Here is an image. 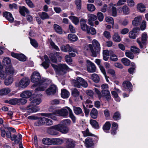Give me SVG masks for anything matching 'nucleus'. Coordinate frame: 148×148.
Listing matches in <instances>:
<instances>
[{"instance_id": "obj_1", "label": "nucleus", "mask_w": 148, "mask_h": 148, "mask_svg": "<svg viewBox=\"0 0 148 148\" xmlns=\"http://www.w3.org/2000/svg\"><path fill=\"white\" fill-rule=\"evenodd\" d=\"M31 80L32 82L35 83L32 86L33 87L38 86L35 90L36 92L44 91L47 86L48 81L45 79H41L40 74L38 72L33 73L31 76Z\"/></svg>"}, {"instance_id": "obj_2", "label": "nucleus", "mask_w": 148, "mask_h": 148, "mask_svg": "<svg viewBox=\"0 0 148 148\" xmlns=\"http://www.w3.org/2000/svg\"><path fill=\"white\" fill-rule=\"evenodd\" d=\"M92 45L89 44L85 46L87 50L90 51L92 56L94 57L97 56V54L100 51L101 47L100 44L96 39L93 40L92 42Z\"/></svg>"}, {"instance_id": "obj_3", "label": "nucleus", "mask_w": 148, "mask_h": 148, "mask_svg": "<svg viewBox=\"0 0 148 148\" xmlns=\"http://www.w3.org/2000/svg\"><path fill=\"white\" fill-rule=\"evenodd\" d=\"M69 113V117L72 119L73 122L75 123L76 118L73 113L72 110L69 107H66L60 110L56 111L55 113L58 114V116L66 117Z\"/></svg>"}, {"instance_id": "obj_4", "label": "nucleus", "mask_w": 148, "mask_h": 148, "mask_svg": "<svg viewBox=\"0 0 148 148\" xmlns=\"http://www.w3.org/2000/svg\"><path fill=\"white\" fill-rule=\"evenodd\" d=\"M41 102L40 98L34 99L31 102L30 104L26 108L25 110L29 113L36 112L40 110L38 107L36 106L39 104Z\"/></svg>"}, {"instance_id": "obj_5", "label": "nucleus", "mask_w": 148, "mask_h": 148, "mask_svg": "<svg viewBox=\"0 0 148 148\" xmlns=\"http://www.w3.org/2000/svg\"><path fill=\"white\" fill-rule=\"evenodd\" d=\"M71 83L74 86L77 88H80L81 86L84 88H86L88 86L87 82L82 78L79 77H77L76 80H73Z\"/></svg>"}, {"instance_id": "obj_6", "label": "nucleus", "mask_w": 148, "mask_h": 148, "mask_svg": "<svg viewBox=\"0 0 148 148\" xmlns=\"http://www.w3.org/2000/svg\"><path fill=\"white\" fill-rule=\"evenodd\" d=\"M51 65L57 73H61L62 72L65 73L69 69L66 64H60L57 66L55 64H52Z\"/></svg>"}, {"instance_id": "obj_7", "label": "nucleus", "mask_w": 148, "mask_h": 148, "mask_svg": "<svg viewBox=\"0 0 148 148\" xmlns=\"http://www.w3.org/2000/svg\"><path fill=\"white\" fill-rule=\"evenodd\" d=\"M53 124V121L45 117L41 118L38 121L37 123H35L36 125L38 126L43 124L49 126L52 125Z\"/></svg>"}, {"instance_id": "obj_8", "label": "nucleus", "mask_w": 148, "mask_h": 148, "mask_svg": "<svg viewBox=\"0 0 148 148\" xmlns=\"http://www.w3.org/2000/svg\"><path fill=\"white\" fill-rule=\"evenodd\" d=\"M53 127L56 129L57 131L64 134L67 133L69 131V128L67 126L59 124L54 125Z\"/></svg>"}, {"instance_id": "obj_9", "label": "nucleus", "mask_w": 148, "mask_h": 148, "mask_svg": "<svg viewBox=\"0 0 148 148\" xmlns=\"http://www.w3.org/2000/svg\"><path fill=\"white\" fill-rule=\"evenodd\" d=\"M64 141L67 148H75L76 142L73 139L70 138H65Z\"/></svg>"}, {"instance_id": "obj_10", "label": "nucleus", "mask_w": 148, "mask_h": 148, "mask_svg": "<svg viewBox=\"0 0 148 148\" xmlns=\"http://www.w3.org/2000/svg\"><path fill=\"white\" fill-rule=\"evenodd\" d=\"M87 70L90 73H93L95 71L96 67L94 63L89 60H86Z\"/></svg>"}, {"instance_id": "obj_11", "label": "nucleus", "mask_w": 148, "mask_h": 148, "mask_svg": "<svg viewBox=\"0 0 148 148\" xmlns=\"http://www.w3.org/2000/svg\"><path fill=\"white\" fill-rule=\"evenodd\" d=\"M5 71L7 75H9L11 76L16 74L17 73L14 67L11 66H6L5 69Z\"/></svg>"}, {"instance_id": "obj_12", "label": "nucleus", "mask_w": 148, "mask_h": 148, "mask_svg": "<svg viewBox=\"0 0 148 148\" xmlns=\"http://www.w3.org/2000/svg\"><path fill=\"white\" fill-rule=\"evenodd\" d=\"M57 88L56 86L54 84L51 85L46 90L45 92L47 95H53L56 92Z\"/></svg>"}, {"instance_id": "obj_13", "label": "nucleus", "mask_w": 148, "mask_h": 148, "mask_svg": "<svg viewBox=\"0 0 148 148\" xmlns=\"http://www.w3.org/2000/svg\"><path fill=\"white\" fill-rule=\"evenodd\" d=\"M123 87L124 90L130 91L132 89V84L128 81H125L123 83Z\"/></svg>"}, {"instance_id": "obj_14", "label": "nucleus", "mask_w": 148, "mask_h": 148, "mask_svg": "<svg viewBox=\"0 0 148 148\" xmlns=\"http://www.w3.org/2000/svg\"><path fill=\"white\" fill-rule=\"evenodd\" d=\"M29 80L27 78H23L20 82L19 86L22 88H25L29 85Z\"/></svg>"}, {"instance_id": "obj_15", "label": "nucleus", "mask_w": 148, "mask_h": 148, "mask_svg": "<svg viewBox=\"0 0 148 148\" xmlns=\"http://www.w3.org/2000/svg\"><path fill=\"white\" fill-rule=\"evenodd\" d=\"M140 29L138 27H135L129 33V37L131 38L135 39L136 37V34Z\"/></svg>"}, {"instance_id": "obj_16", "label": "nucleus", "mask_w": 148, "mask_h": 148, "mask_svg": "<svg viewBox=\"0 0 148 148\" xmlns=\"http://www.w3.org/2000/svg\"><path fill=\"white\" fill-rule=\"evenodd\" d=\"M3 17L6 18L10 22H12L14 20L12 14L8 12H5L3 13Z\"/></svg>"}, {"instance_id": "obj_17", "label": "nucleus", "mask_w": 148, "mask_h": 148, "mask_svg": "<svg viewBox=\"0 0 148 148\" xmlns=\"http://www.w3.org/2000/svg\"><path fill=\"white\" fill-rule=\"evenodd\" d=\"M113 53V51L111 50L109 51L108 50H104L103 52V60L105 61H107L109 56Z\"/></svg>"}, {"instance_id": "obj_18", "label": "nucleus", "mask_w": 148, "mask_h": 148, "mask_svg": "<svg viewBox=\"0 0 148 148\" xmlns=\"http://www.w3.org/2000/svg\"><path fill=\"white\" fill-rule=\"evenodd\" d=\"M88 24L91 25H93V21L97 19V16L94 14H90L88 15Z\"/></svg>"}, {"instance_id": "obj_19", "label": "nucleus", "mask_w": 148, "mask_h": 148, "mask_svg": "<svg viewBox=\"0 0 148 148\" xmlns=\"http://www.w3.org/2000/svg\"><path fill=\"white\" fill-rule=\"evenodd\" d=\"M86 20L84 18H81L80 20V25L81 29L84 31H87L89 27L86 24Z\"/></svg>"}, {"instance_id": "obj_20", "label": "nucleus", "mask_w": 148, "mask_h": 148, "mask_svg": "<svg viewBox=\"0 0 148 148\" xmlns=\"http://www.w3.org/2000/svg\"><path fill=\"white\" fill-rule=\"evenodd\" d=\"M41 115L50 118L54 120H56L57 118L55 115H58V114H54L53 112L51 113H41Z\"/></svg>"}, {"instance_id": "obj_21", "label": "nucleus", "mask_w": 148, "mask_h": 148, "mask_svg": "<svg viewBox=\"0 0 148 148\" xmlns=\"http://www.w3.org/2000/svg\"><path fill=\"white\" fill-rule=\"evenodd\" d=\"M101 92L102 97H104L108 101H109L111 97L109 90H102Z\"/></svg>"}, {"instance_id": "obj_22", "label": "nucleus", "mask_w": 148, "mask_h": 148, "mask_svg": "<svg viewBox=\"0 0 148 148\" xmlns=\"http://www.w3.org/2000/svg\"><path fill=\"white\" fill-rule=\"evenodd\" d=\"M22 136L20 134H18L17 135L14 134L11 137V140H14V142L16 143H18L21 139Z\"/></svg>"}, {"instance_id": "obj_23", "label": "nucleus", "mask_w": 148, "mask_h": 148, "mask_svg": "<svg viewBox=\"0 0 148 148\" xmlns=\"http://www.w3.org/2000/svg\"><path fill=\"white\" fill-rule=\"evenodd\" d=\"M85 143L86 147L88 148H90L93 145L92 138L90 137H88L85 139Z\"/></svg>"}, {"instance_id": "obj_24", "label": "nucleus", "mask_w": 148, "mask_h": 148, "mask_svg": "<svg viewBox=\"0 0 148 148\" xmlns=\"http://www.w3.org/2000/svg\"><path fill=\"white\" fill-rule=\"evenodd\" d=\"M73 110L74 113L75 114L77 115L81 114L82 116H84V114L82 110L80 108L73 106Z\"/></svg>"}, {"instance_id": "obj_25", "label": "nucleus", "mask_w": 148, "mask_h": 148, "mask_svg": "<svg viewBox=\"0 0 148 148\" xmlns=\"http://www.w3.org/2000/svg\"><path fill=\"white\" fill-rule=\"evenodd\" d=\"M44 58L45 61L43 62L41 64V65L43 66L45 69H46L49 66L50 60L48 56L46 55L44 56Z\"/></svg>"}, {"instance_id": "obj_26", "label": "nucleus", "mask_w": 148, "mask_h": 148, "mask_svg": "<svg viewBox=\"0 0 148 148\" xmlns=\"http://www.w3.org/2000/svg\"><path fill=\"white\" fill-rule=\"evenodd\" d=\"M142 16H139L135 17L132 21L133 25L136 26H138L140 24Z\"/></svg>"}, {"instance_id": "obj_27", "label": "nucleus", "mask_w": 148, "mask_h": 148, "mask_svg": "<svg viewBox=\"0 0 148 148\" xmlns=\"http://www.w3.org/2000/svg\"><path fill=\"white\" fill-rule=\"evenodd\" d=\"M11 91V89L10 88L8 87L3 88L0 90V95H6Z\"/></svg>"}, {"instance_id": "obj_28", "label": "nucleus", "mask_w": 148, "mask_h": 148, "mask_svg": "<svg viewBox=\"0 0 148 148\" xmlns=\"http://www.w3.org/2000/svg\"><path fill=\"white\" fill-rule=\"evenodd\" d=\"M42 141V143L46 145H53V138H43Z\"/></svg>"}, {"instance_id": "obj_29", "label": "nucleus", "mask_w": 148, "mask_h": 148, "mask_svg": "<svg viewBox=\"0 0 148 148\" xmlns=\"http://www.w3.org/2000/svg\"><path fill=\"white\" fill-rule=\"evenodd\" d=\"M32 95V92L29 91H25L23 92L20 95V96L22 98H28Z\"/></svg>"}, {"instance_id": "obj_30", "label": "nucleus", "mask_w": 148, "mask_h": 148, "mask_svg": "<svg viewBox=\"0 0 148 148\" xmlns=\"http://www.w3.org/2000/svg\"><path fill=\"white\" fill-rule=\"evenodd\" d=\"M109 9L108 10L109 13H112V15L114 16H115L117 15V12L116 8L113 6H110L109 8Z\"/></svg>"}, {"instance_id": "obj_31", "label": "nucleus", "mask_w": 148, "mask_h": 148, "mask_svg": "<svg viewBox=\"0 0 148 148\" xmlns=\"http://www.w3.org/2000/svg\"><path fill=\"white\" fill-rule=\"evenodd\" d=\"M137 8L140 12H144L145 10V6L142 3H140L137 5Z\"/></svg>"}, {"instance_id": "obj_32", "label": "nucleus", "mask_w": 148, "mask_h": 148, "mask_svg": "<svg viewBox=\"0 0 148 148\" xmlns=\"http://www.w3.org/2000/svg\"><path fill=\"white\" fill-rule=\"evenodd\" d=\"M118 124L115 123L113 122L112 124V129L111 131V134L113 135H114L116 134V130L118 128Z\"/></svg>"}, {"instance_id": "obj_33", "label": "nucleus", "mask_w": 148, "mask_h": 148, "mask_svg": "<svg viewBox=\"0 0 148 148\" xmlns=\"http://www.w3.org/2000/svg\"><path fill=\"white\" fill-rule=\"evenodd\" d=\"M19 12L23 16H25V13H28L29 12L28 10L24 6H22L20 8Z\"/></svg>"}, {"instance_id": "obj_34", "label": "nucleus", "mask_w": 148, "mask_h": 148, "mask_svg": "<svg viewBox=\"0 0 148 148\" xmlns=\"http://www.w3.org/2000/svg\"><path fill=\"white\" fill-rule=\"evenodd\" d=\"M63 140L59 138H53V145H60L63 143Z\"/></svg>"}, {"instance_id": "obj_35", "label": "nucleus", "mask_w": 148, "mask_h": 148, "mask_svg": "<svg viewBox=\"0 0 148 148\" xmlns=\"http://www.w3.org/2000/svg\"><path fill=\"white\" fill-rule=\"evenodd\" d=\"M111 127V124L108 121L106 122L103 126V129L106 133H108Z\"/></svg>"}, {"instance_id": "obj_36", "label": "nucleus", "mask_w": 148, "mask_h": 148, "mask_svg": "<svg viewBox=\"0 0 148 148\" xmlns=\"http://www.w3.org/2000/svg\"><path fill=\"white\" fill-rule=\"evenodd\" d=\"M90 115L91 117L95 119L97 117L98 111L95 108H93L90 112Z\"/></svg>"}, {"instance_id": "obj_37", "label": "nucleus", "mask_w": 148, "mask_h": 148, "mask_svg": "<svg viewBox=\"0 0 148 148\" xmlns=\"http://www.w3.org/2000/svg\"><path fill=\"white\" fill-rule=\"evenodd\" d=\"M53 126L51 127V128L48 130V132L50 135H56L58 134V132L56 129H55L53 127Z\"/></svg>"}, {"instance_id": "obj_38", "label": "nucleus", "mask_w": 148, "mask_h": 148, "mask_svg": "<svg viewBox=\"0 0 148 148\" xmlns=\"http://www.w3.org/2000/svg\"><path fill=\"white\" fill-rule=\"evenodd\" d=\"M69 93L66 89H63L61 90V96L64 98H66L69 97Z\"/></svg>"}, {"instance_id": "obj_39", "label": "nucleus", "mask_w": 148, "mask_h": 148, "mask_svg": "<svg viewBox=\"0 0 148 148\" xmlns=\"http://www.w3.org/2000/svg\"><path fill=\"white\" fill-rule=\"evenodd\" d=\"M69 39L71 41H76L78 39V37L76 35L72 34H69L68 36Z\"/></svg>"}, {"instance_id": "obj_40", "label": "nucleus", "mask_w": 148, "mask_h": 148, "mask_svg": "<svg viewBox=\"0 0 148 148\" xmlns=\"http://www.w3.org/2000/svg\"><path fill=\"white\" fill-rule=\"evenodd\" d=\"M71 123V120L69 119H67L62 121L60 124L67 127L70 125Z\"/></svg>"}, {"instance_id": "obj_41", "label": "nucleus", "mask_w": 148, "mask_h": 148, "mask_svg": "<svg viewBox=\"0 0 148 148\" xmlns=\"http://www.w3.org/2000/svg\"><path fill=\"white\" fill-rule=\"evenodd\" d=\"M91 78L95 82L98 83L99 81V77L96 74L93 73L91 75Z\"/></svg>"}, {"instance_id": "obj_42", "label": "nucleus", "mask_w": 148, "mask_h": 148, "mask_svg": "<svg viewBox=\"0 0 148 148\" xmlns=\"http://www.w3.org/2000/svg\"><path fill=\"white\" fill-rule=\"evenodd\" d=\"M13 79L12 77H10L8 79H6L4 81V84L6 86L10 85L13 82Z\"/></svg>"}, {"instance_id": "obj_43", "label": "nucleus", "mask_w": 148, "mask_h": 148, "mask_svg": "<svg viewBox=\"0 0 148 148\" xmlns=\"http://www.w3.org/2000/svg\"><path fill=\"white\" fill-rule=\"evenodd\" d=\"M53 27L56 32L60 34L62 33V29L59 25L56 24H54L53 25Z\"/></svg>"}, {"instance_id": "obj_44", "label": "nucleus", "mask_w": 148, "mask_h": 148, "mask_svg": "<svg viewBox=\"0 0 148 148\" xmlns=\"http://www.w3.org/2000/svg\"><path fill=\"white\" fill-rule=\"evenodd\" d=\"M69 18L72 22L75 25H77L79 22V19L77 17L75 16H71L69 17Z\"/></svg>"}, {"instance_id": "obj_45", "label": "nucleus", "mask_w": 148, "mask_h": 148, "mask_svg": "<svg viewBox=\"0 0 148 148\" xmlns=\"http://www.w3.org/2000/svg\"><path fill=\"white\" fill-rule=\"evenodd\" d=\"M112 38L113 40L116 42H119L121 41V38L117 33H115Z\"/></svg>"}, {"instance_id": "obj_46", "label": "nucleus", "mask_w": 148, "mask_h": 148, "mask_svg": "<svg viewBox=\"0 0 148 148\" xmlns=\"http://www.w3.org/2000/svg\"><path fill=\"white\" fill-rule=\"evenodd\" d=\"M39 15L41 18L42 20L49 18V16L46 12H42V13H39Z\"/></svg>"}, {"instance_id": "obj_47", "label": "nucleus", "mask_w": 148, "mask_h": 148, "mask_svg": "<svg viewBox=\"0 0 148 148\" xmlns=\"http://www.w3.org/2000/svg\"><path fill=\"white\" fill-rule=\"evenodd\" d=\"M11 61V60L10 58L5 57L3 58L2 61V62L3 64L6 65L10 64Z\"/></svg>"}, {"instance_id": "obj_48", "label": "nucleus", "mask_w": 148, "mask_h": 148, "mask_svg": "<svg viewBox=\"0 0 148 148\" xmlns=\"http://www.w3.org/2000/svg\"><path fill=\"white\" fill-rule=\"evenodd\" d=\"M87 33L90 34L92 35L95 34L96 33V31L95 29L92 27H89L87 30Z\"/></svg>"}, {"instance_id": "obj_49", "label": "nucleus", "mask_w": 148, "mask_h": 148, "mask_svg": "<svg viewBox=\"0 0 148 148\" xmlns=\"http://www.w3.org/2000/svg\"><path fill=\"white\" fill-rule=\"evenodd\" d=\"M71 92L73 96L75 97L78 96L79 94V92L77 89L75 88L72 89Z\"/></svg>"}, {"instance_id": "obj_50", "label": "nucleus", "mask_w": 148, "mask_h": 148, "mask_svg": "<svg viewBox=\"0 0 148 148\" xmlns=\"http://www.w3.org/2000/svg\"><path fill=\"white\" fill-rule=\"evenodd\" d=\"M49 42L51 46L53 49L58 51H60V49L58 46L55 44L51 39L49 40Z\"/></svg>"}, {"instance_id": "obj_51", "label": "nucleus", "mask_w": 148, "mask_h": 148, "mask_svg": "<svg viewBox=\"0 0 148 148\" xmlns=\"http://www.w3.org/2000/svg\"><path fill=\"white\" fill-rule=\"evenodd\" d=\"M7 75L5 71H0V79L1 80H3L6 78L7 77Z\"/></svg>"}, {"instance_id": "obj_52", "label": "nucleus", "mask_w": 148, "mask_h": 148, "mask_svg": "<svg viewBox=\"0 0 148 148\" xmlns=\"http://www.w3.org/2000/svg\"><path fill=\"white\" fill-rule=\"evenodd\" d=\"M20 61H25L26 60V56L23 54H19L17 58Z\"/></svg>"}, {"instance_id": "obj_53", "label": "nucleus", "mask_w": 148, "mask_h": 148, "mask_svg": "<svg viewBox=\"0 0 148 148\" xmlns=\"http://www.w3.org/2000/svg\"><path fill=\"white\" fill-rule=\"evenodd\" d=\"M90 123L92 126L95 128H97L99 127L97 122L95 120L91 119L90 120Z\"/></svg>"}, {"instance_id": "obj_54", "label": "nucleus", "mask_w": 148, "mask_h": 148, "mask_svg": "<svg viewBox=\"0 0 148 148\" xmlns=\"http://www.w3.org/2000/svg\"><path fill=\"white\" fill-rule=\"evenodd\" d=\"M69 45L68 44L66 45L62 46L60 47L61 51L65 52H67L68 51V49H69Z\"/></svg>"}, {"instance_id": "obj_55", "label": "nucleus", "mask_w": 148, "mask_h": 148, "mask_svg": "<svg viewBox=\"0 0 148 148\" xmlns=\"http://www.w3.org/2000/svg\"><path fill=\"white\" fill-rule=\"evenodd\" d=\"M105 20L107 22H108L109 23L113 25L114 24V21L113 18L110 16H108L106 17Z\"/></svg>"}, {"instance_id": "obj_56", "label": "nucleus", "mask_w": 148, "mask_h": 148, "mask_svg": "<svg viewBox=\"0 0 148 148\" xmlns=\"http://www.w3.org/2000/svg\"><path fill=\"white\" fill-rule=\"evenodd\" d=\"M122 62L126 66H129L130 65V62L127 58H123L121 59Z\"/></svg>"}, {"instance_id": "obj_57", "label": "nucleus", "mask_w": 148, "mask_h": 148, "mask_svg": "<svg viewBox=\"0 0 148 148\" xmlns=\"http://www.w3.org/2000/svg\"><path fill=\"white\" fill-rule=\"evenodd\" d=\"M84 136V137H86L88 136H93V135L91 134L89 131L88 129H87L85 131L82 132Z\"/></svg>"}, {"instance_id": "obj_58", "label": "nucleus", "mask_w": 148, "mask_h": 148, "mask_svg": "<svg viewBox=\"0 0 148 148\" xmlns=\"http://www.w3.org/2000/svg\"><path fill=\"white\" fill-rule=\"evenodd\" d=\"M97 16L99 20L102 21L103 19L104 16L103 14L101 12H99L97 13Z\"/></svg>"}, {"instance_id": "obj_59", "label": "nucleus", "mask_w": 148, "mask_h": 148, "mask_svg": "<svg viewBox=\"0 0 148 148\" xmlns=\"http://www.w3.org/2000/svg\"><path fill=\"white\" fill-rule=\"evenodd\" d=\"M87 9L90 11H93L95 10V7L94 5L88 4L87 5Z\"/></svg>"}, {"instance_id": "obj_60", "label": "nucleus", "mask_w": 148, "mask_h": 148, "mask_svg": "<svg viewBox=\"0 0 148 148\" xmlns=\"http://www.w3.org/2000/svg\"><path fill=\"white\" fill-rule=\"evenodd\" d=\"M122 10L123 12L125 14H127L130 12L129 9L126 5H124L123 7Z\"/></svg>"}, {"instance_id": "obj_61", "label": "nucleus", "mask_w": 148, "mask_h": 148, "mask_svg": "<svg viewBox=\"0 0 148 148\" xmlns=\"http://www.w3.org/2000/svg\"><path fill=\"white\" fill-rule=\"evenodd\" d=\"M9 103L12 105L18 104V98H15L10 100L9 101Z\"/></svg>"}, {"instance_id": "obj_62", "label": "nucleus", "mask_w": 148, "mask_h": 148, "mask_svg": "<svg viewBox=\"0 0 148 148\" xmlns=\"http://www.w3.org/2000/svg\"><path fill=\"white\" fill-rule=\"evenodd\" d=\"M118 58L117 56L114 54V52L110 55V60L113 61H116L118 60Z\"/></svg>"}, {"instance_id": "obj_63", "label": "nucleus", "mask_w": 148, "mask_h": 148, "mask_svg": "<svg viewBox=\"0 0 148 148\" xmlns=\"http://www.w3.org/2000/svg\"><path fill=\"white\" fill-rule=\"evenodd\" d=\"M126 56L130 58V59H133L134 57L133 54L129 51H127L125 53Z\"/></svg>"}, {"instance_id": "obj_64", "label": "nucleus", "mask_w": 148, "mask_h": 148, "mask_svg": "<svg viewBox=\"0 0 148 148\" xmlns=\"http://www.w3.org/2000/svg\"><path fill=\"white\" fill-rule=\"evenodd\" d=\"M27 102L26 99L23 98L18 99V104L24 105Z\"/></svg>"}]
</instances>
